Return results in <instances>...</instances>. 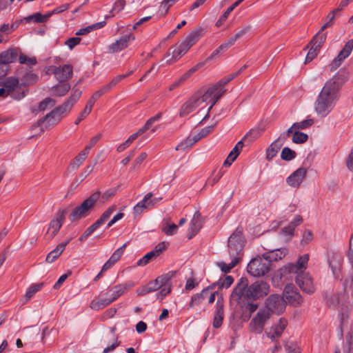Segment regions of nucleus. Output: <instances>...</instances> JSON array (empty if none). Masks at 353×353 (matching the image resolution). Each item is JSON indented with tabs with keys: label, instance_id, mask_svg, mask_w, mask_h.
Here are the masks:
<instances>
[{
	"label": "nucleus",
	"instance_id": "1a4fd4ad",
	"mask_svg": "<svg viewBox=\"0 0 353 353\" xmlns=\"http://www.w3.org/2000/svg\"><path fill=\"white\" fill-rule=\"evenodd\" d=\"M69 111L70 110L62 104L41 119L38 121V125H41L45 124L46 128L54 126L62 119L63 114Z\"/></svg>",
	"mask_w": 353,
	"mask_h": 353
},
{
	"label": "nucleus",
	"instance_id": "4c0bfd02",
	"mask_svg": "<svg viewBox=\"0 0 353 353\" xmlns=\"http://www.w3.org/2000/svg\"><path fill=\"white\" fill-rule=\"evenodd\" d=\"M112 302L109 296L104 299L97 298L91 301L90 306L92 310H99L110 305Z\"/></svg>",
	"mask_w": 353,
	"mask_h": 353
},
{
	"label": "nucleus",
	"instance_id": "a19ab883",
	"mask_svg": "<svg viewBox=\"0 0 353 353\" xmlns=\"http://www.w3.org/2000/svg\"><path fill=\"white\" fill-rule=\"evenodd\" d=\"M327 38L326 33H323V31L320 30L314 36L312 39L310 41V45H313L316 46L319 48H321L322 45L325 41Z\"/></svg>",
	"mask_w": 353,
	"mask_h": 353
},
{
	"label": "nucleus",
	"instance_id": "49530a36",
	"mask_svg": "<svg viewBox=\"0 0 353 353\" xmlns=\"http://www.w3.org/2000/svg\"><path fill=\"white\" fill-rule=\"evenodd\" d=\"M52 16V13H47L46 14H41L40 12H37L34 14L30 15L26 18V21H30L34 20L37 23H41L46 21L50 17Z\"/></svg>",
	"mask_w": 353,
	"mask_h": 353
},
{
	"label": "nucleus",
	"instance_id": "0eeeda50",
	"mask_svg": "<svg viewBox=\"0 0 353 353\" xmlns=\"http://www.w3.org/2000/svg\"><path fill=\"white\" fill-rule=\"evenodd\" d=\"M270 260L265 255L257 256L250 261L247 267L248 272L256 277L264 276L270 270Z\"/></svg>",
	"mask_w": 353,
	"mask_h": 353
},
{
	"label": "nucleus",
	"instance_id": "9d476101",
	"mask_svg": "<svg viewBox=\"0 0 353 353\" xmlns=\"http://www.w3.org/2000/svg\"><path fill=\"white\" fill-rule=\"evenodd\" d=\"M46 74H54L59 82H63L70 79L73 74V68L70 64L62 66L50 65L46 68Z\"/></svg>",
	"mask_w": 353,
	"mask_h": 353
},
{
	"label": "nucleus",
	"instance_id": "c03bdc74",
	"mask_svg": "<svg viewBox=\"0 0 353 353\" xmlns=\"http://www.w3.org/2000/svg\"><path fill=\"white\" fill-rule=\"evenodd\" d=\"M288 253L287 248L276 249L271 252L270 255L266 256L270 260H281Z\"/></svg>",
	"mask_w": 353,
	"mask_h": 353
},
{
	"label": "nucleus",
	"instance_id": "69168bd1",
	"mask_svg": "<svg viewBox=\"0 0 353 353\" xmlns=\"http://www.w3.org/2000/svg\"><path fill=\"white\" fill-rule=\"evenodd\" d=\"M346 256L353 271V233L350 239L349 249L347 252Z\"/></svg>",
	"mask_w": 353,
	"mask_h": 353
},
{
	"label": "nucleus",
	"instance_id": "ea45409f",
	"mask_svg": "<svg viewBox=\"0 0 353 353\" xmlns=\"http://www.w3.org/2000/svg\"><path fill=\"white\" fill-rule=\"evenodd\" d=\"M282 146L283 145L276 140L272 143L266 150V159L268 160L272 159Z\"/></svg>",
	"mask_w": 353,
	"mask_h": 353
},
{
	"label": "nucleus",
	"instance_id": "5701e85b",
	"mask_svg": "<svg viewBox=\"0 0 353 353\" xmlns=\"http://www.w3.org/2000/svg\"><path fill=\"white\" fill-rule=\"evenodd\" d=\"M216 305V310L214 316L213 327L214 328H219L222 325L224 316V305L222 297L217 299Z\"/></svg>",
	"mask_w": 353,
	"mask_h": 353
},
{
	"label": "nucleus",
	"instance_id": "dca6fc26",
	"mask_svg": "<svg viewBox=\"0 0 353 353\" xmlns=\"http://www.w3.org/2000/svg\"><path fill=\"white\" fill-rule=\"evenodd\" d=\"M283 296L285 300L294 306H299L303 301L301 295L295 290L294 286L291 283L285 285Z\"/></svg>",
	"mask_w": 353,
	"mask_h": 353
},
{
	"label": "nucleus",
	"instance_id": "3c124183",
	"mask_svg": "<svg viewBox=\"0 0 353 353\" xmlns=\"http://www.w3.org/2000/svg\"><path fill=\"white\" fill-rule=\"evenodd\" d=\"M308 136L307 134L299 131H294L292 132V141L294 143H303L307 141Z\"/></svg>",
	"mask_w": 353,
	"mask_h": 353
},
{
	"label": "nucleus",
	"instance_id": "7ed1b4c3",
	"mask_svg": "<svg viewBox=\"0 0 353 353\" xmlns=\"http://www.w3.org/2000/svg\"><path fill=\"white\" fill-rule=\"evenodd\" d=\"M219 99L212 87L205 91L196 92L181 106L179 117H185L196 111L194 115H204L202 120H205Z\"/></svg>",
	"mask_w": 353,
	"mask_h": 353
},
{
	"label": "nucleus",
	"instance_id": "39448f33",
	"mask_svg": "<svg viewBox=\"0 0 353 353\" xmlns=\"http://www.w3.org/2000/svg\"><path fill=\"white\" fill-rule=\"evenodd\" d=\"M100 196L101 192L97 191L84 200L80 205L75 208L70 214V221L74 222L88 216L90 210L93 208Z\"/></svg>",
	"mask_w": 353,
	"mask_h": 353
},
{
	"label": "nucleus",
	"instance_id": "c9c22d12",
	"mask_svg": "<svg viewBox=\"0 0 353 353\" xmlns=\"http://www.w3.org/2000/svg\"><path fill=\"white\" fill-rule=\"evenodd\" d=\"M70 88V84L69 83L63 81L59 82V83L53 86L51 89L54 96L63 97L68 92Z\"/></svg>",
	"mask_w": 353,
	"mask_h": 353
},
{
	"label": "nucleus",
	"instance_id": "0e129e2a",
	"mask_svg": "<svg viewBox=\"0 0 353 353\" xmlns=\"http://www.w3.org/2000/svg\"><path fill=\"white\" fill-rule=\"evenodd\" d=\"M19 61L21 64H26L30 66L37 63V60L34 57H28L25 54H21L19 57Z\"/></svg>",
	"mask_w": 353,
	"mask_h": 353
},
{
	"label": "nucleus",
	"instance_id": "20e7f679",
	"mask_svg": "<svg viewBox=\"0 0 353 353\" xmlns=\"http://www.w3.org/2000/svg\"><path fill=\"white\" fill-rule=\"evenodd\" d=\"M270 291L268 283L259 280L250 285L246 279L241 278L233 290L231 298L239 303L246 299L255 301L267 296Z\"/></svg>",
	"mask_w": 353,
	"mask_h": 353
},
{
	"label": "nucleus",
	"instance_id": "4be33fe9",
	"mask_svg": "<svg viewBox=\"0 0 353 353\" xmlns=\"http://www.w3.org/2000/svg\"><path fill=\"white\" fill-rule=\"evenodd\" d=\"M134 37L132 34L121 37L119 39L117 40L109 46V52L114 53L125 49L128 46L129 41L130 39L134 40Z\"/></svg>",
	"mask_w": 353,
	"mask_h": 353
},
{
	"label": "nucleus",
	"instance_id": "13d9d810",
	"mask_svg": "<svg viewBox=\"0 0 353 353\" xmlns=\"http://www.w3.org/2000/svg\"><path fill=\"white\" fill-rule=\"evenodd\" d=\"M295 157L296 152L294 150H291L288 147L283 148L281 154V157L283 160L291 161L294 159Z\"/></svg>",
	"mask_w": 353,
	"mask_h": 353
},
{
	"label": "nucleus",
	"instance_id": "a211bd4d",
	"mask_svg": "<svg viewBox=\"0 0 353 353\" xmlns=\"http://www.w3.org/2000/svg\"><path fill=\"white\" fill-rule=\"evenodd\" d=\"M166 249V245L165 242L159 243L154 249L140 259L137 264L139 266H145L148 264L151 261L154 260L157 258Z\"/></svg>",
	"mask_w": 353,
	"mask_h": 353
},
{
	"label": "nucleus",
	"instance_id": "37998d69",
	"mask_svg": "<svg viewBox=\"0 0 353 353\" xmlns=\"http://www.w3.org/2000/svg\"><path fill=\"white\" fill-rule=\"evenodd\" d=\"M116 210V205L109 207L101 216V217L94 223L99 228L109 219L112 213Z\"/></svg>",
	"mask_w": 353,
	"mask_h": 353
},
{
	"label": "nucleus",
	"instance_id": "ddd939ff",
	"mask_svg": "<svg viewBox=\"0 0 353 353\" xmlns=\"http://www.w3.org/2000/svg\"><path fill=\"white\" fill-rule=\"evenodd\" d=\"M285 308V301L280 295L276 294H271L265 300V308L268 310L270 314H280L284 311Z\"/></svg>",
	"mask_w": 353,
	"mask_h": 353
},
{
	"label": "nucleus",
	"instance_id": "f704fd0d",
	"mask_svg": "<svg viewBox=\"0 0 353 353\" xmlns=\"http://www.w3.org/2000/svg\"><path fill=\"white\" fill-rule=\"evenodd\" d=\"M132 284L130 283H123L121 285H118L114 286L112 289H111L109 293H112L108 295L111 301L113 302L118 297H119L121 294H123L128 288H131Z\"/></svg>",
	"mask_w": 353,
	"mask_h": 353
},
{
	"label": "nucleus",
	"instance_id": "6e6d98bb",
	"mask_svg": "<svg viewBox=\"0 0 353 353\" xmlns=\"http://www.w3.org/2000/svg\"><path fill=\"white\" fill-rule=\"evenodd\" d=\"M243 147V140L239 141L234 147L232 150L230 152L229 155V159H230L231 161H234L236 157L239 156L241 150Z\"/></svg>",
	"mask_w": 353,
	"mask_h": 353
},
{
	"label": "nucleus",
	"instance_id": "bf43d9fd",
	"mask_svg": "<svg viewBox=\"0 0 353 353\" xmlns=\"http://www.w3.org/2000/svg\"><path fill=\"white\" fill-rule=\"evenodd\" d=\"M178 226L175 223H168V222L164 224L162 231L168 236H172L177 232Z\"/></svg>",
	"mask_w": 353,
	"mask_h": 353
},
{
	"label": "nucleus",
	"instance_id": "a878e982",
	"mask_svg": "<svg viewBox=\"0 0 353 353\" xmlns=\"http://www.w3.org/2000/svg\"><path fill=\"white\" fill-rule=\"evenodd\" d=\"M252 29L250 25H246L238 32H236L233 36L230 37L225 43L224 45L221 47V48H228L230 46H232L234 44V43L239 39H241L243 36L248 33Z\"/></svg>",
	"mask_w": 353,
	"mask_h": 353
},
{
	"label": "nucleus",
	"instance_id": "680f3d73",
	"mask_svg": "<svg viewBox=\"0 0 353 353\" xmlns=\"http://www.w3.org/2000/svg\"><path fill=\"white\" fill-rule=\"evenodd\" d=\"M313 240V234L310 230H305L302 234L301 245L305 246L309 244Z\"/></svg>",
	"mask_w": 353,
	"mask_h": 353
},
{
	"label": "nucleus",
	"instance_id": "412c9836",
	"mask_svg": "<svg viewBox=\"0 0 353 353\" xmlns=\"http://www.w3.org/2000/svg\"><path fill=\"white\" fill-rule=\"evenodd\" d=\"M241 72V70H239L236 72L232 73L227 77H225L222 79H221L219 82L212 86V88L214 90V92L217 97L221 98L226 92V90L224 88V86L236 77Z\"/></svg>",
	"mask_w": 353,
	"mask_h": 353
},
{
	"label": "nucleus",
	"instance_id": "6e6552de",
	"mask_svg": "<svg viewBox=\"0 0 353 353\" xmlns=\"http://www.w3.org/2000/svg\"><path fill=\"white\" fill-rule=\"evenodd\" d=\"M342 300L345 301V303L338 309L341 335L343 334V327L350 321H353V296L352 297L343 296Z\"/></svg>",
	"mask_w": 353,
	"mask_h": 353
},
{
	"label": "nucleus",
	"instance_id": "cd10ccee",
	"mask_svg": "<svg viewBox=\"0 0 353 353\" xmlns=\"http://www.w3.org/2000/svg\"><path fill=\"white\" fill-rule=\"evenodd\" d=\"M169 281V278L166 275L159 276L155 280L150 282L146 286L145 292H151L165 285Z\"/></svg>",
	"mask_w": 353,
	"mask_h": 353
},
{
	"label": "nucleus",
	"instance_id": "a18cd8bd",
	"mask_svg": "<svg viewBox=\"0 0 353 353\" xmlns=\"http://www.w3.org/2000/svg\"><path fill=\"white\" fill-rule=\"evenodd\" d=\"M306 48H309V50L305 57V64L312 61L318 55L321 50L320 48H317L315 46L310 45V43L307 44Z\"/></svg>",
	"mask_w": 353,
	"mask_h": 353
},
{
	"label": "nucleus",
	"instance_id": "423d86ee",
	"mask_svg": "<svg viewBox=\"0 0 353 353\" xmlns=\"http://www.w3.org/2000/svg\"><path fill=\"white\" fill-rule=\"evenodd\" d=\"M244 243L242 231L237 228L228 239V252L231 259L236 258L239 261L241 259Z\"/></svg>",
	"mask_w": 353,
	"mask_h": 353
},
{
	"label": "nucleus",
	"instance_id": "338daca9",
	"mask_svg": "<svg viewBox=\"0 0 353 353\" xmlns=\"http://www.w3.org/2000/svg\"><path fill=\"white\" fill-rule=\"evenodd\" d=\"M347 331L346 336V340L349 342H352L353 338V321H350L347 324L343 327V331Z\"/></svg>",
	"mask_w": 353,
	"mask_h": 353
},
{
	"label": "nucleus",
	"instance_id": "de8ad7c7",
	"mask_svg": "<svg viewBox=\"0 0 353 353\" xmlns=\"http://www.w3.org/2000/svg\"><path fill=\"white\" fill-rule=\"evenodd\" d=\"M239 260L236 258L231 259V262L226 263L223 261L217 262V265L221 268L222 272L227 273L229 272L238 263Z\"/></svg>",
	"mask_w": 353,
	"mask_h": 353
},
{
	"label": "nucleus",
	"instance_id": "c756f323",
	"mask_svg": "<svg viewBox=\"0 0 353 353\" xmlns=\"http://www.w3.org/2000/svg\"><path fill=\"white\" fill-rule=\"evenodd\" d=\"M126 244H123L118 248L110 256L109 260L103 265L101 272H105L110 269L116 262H117L122 256Z\"/></svg>",
	"mask_w": 353,
	"mask_h": 353
},
{
	"label": "nucleus",
	"instance_id": "2eb2a0df",
	"mask_svg": "<svg viewBox=\"0 0 353 353\" xmlns=\"http://www.w3.org/2000/svg\"><path fill=\"white\" fill-rule=\"evenodd\" d=\"M353 50V39H350L347 41L343 48V49L339 52L337 57L333 59L330 66L332 70H336L339 68L342 62L350 56L352 51Z\"/></svg>",
	"mask_w": 353,
	"mask_h": 353
},
{
	"label": "nucleus",
	"instance_id": "b1692460",
	"mask_svg": "<svg viewBox=\"0 0 353 353\" xmlns=\"http://www.w3.org/2000/svg\"><path fill=\"white\" fill-rule=\"evenodd\" d=\"M18 56V50L17 49H11L2 52L0 54V70H2L7 64L12 63L17 60Z\"/></svg>",
	"mask_w": 353,
	"mask_h": 353
},
{
	"label": "nucleus",
	"instance_id": "4468645a",
	"mask_svg": "<svg viewBox=\"0 0 353 353\" xmlns=\"http://www.w3.org/2000/svg\"><path fill=\"white\" fill-rule=\"evenodd\" d=\"M343 263V256L339 252H332L328 256V264L334 276L336 279L341 277Z\"/></svg>",
	"mask_w": 353,
	"mask_h": 353
},
{
	"label": "nucleus",
	"instance_id": "603ef678",
	"mask_svg": "<svg viewBox=\"0 0 353 353\" xmlns=\"http://www.w3.org/2000/svg\"><path fill=\"white\" fill-rule=\"evenodd\" d=\"M313 123L314 121L312 119H306L301 122L294 123L291 128H292L293 131H299V130L305 129L311 126Z\"/></svg>",
	"mask_w": 353,
	"mask_h": 353
},
{
	"label": "nucleus",
	"instance_id": "79ce46f5",
	"mask_svg": "<svg viewBox=\"0 0 353 353\" xmlns=\"http://www.w3.org/2000/svg\"><path fill=\"white\" fill-rule=\"evenodd\" d=\"M198 141L197 138L194 135L190 136L182 141L176 147V150H185L191 148L195 143Z\"/></svg>",
	"mask_w": 353,
	"mask_h": 353
},
{
	"label": "nucleus",
	"instance_id": "f03ea898",
	"mask_svg": "<svg viewBox=\"0 0 353 353\" xmlns=\"http://www.w3.org/2000/svg\"><path fill=\"white\" fill-rule=\"evenodd\" d=\"M310 259L308 254L301 256L296 263H288L281 268L276 272V276L284 281L294 279L300 289L307 294L314 292L315 288L310 275L305 272Z\"/></svg>",
	"mask_w": 353,
	"mask_h": 353
},
{
	"label": "nucleus",
	"instance_id": "aec40b11",
	"mask_svg": "<svg viewBox=\"0 0 353 353\" xmlns=\"http://www.w3.org/2000/svg\"><path fill=\"white\" fill-rule=\"evenodd\" d=\"M343 296L352 297V295L345 290L340 294L332 293L326 296V304L330 307L339 306V308L341 305L345 303V301L342 300Z\"/></svg>",
	"mask_w": 353,
	"mask_h": 353
},
{
	"label": "nucleus",
	"instance_id": "f257e3e1",
	"mask_svg": "<svg viewBox=\"0 0 353 353\" xmlns=\"http://www.w3.org/2000/svg\"><path fill=\"white\" fill-rule=\"evenodd\" d=\"M348 72L339 71L329 79L322 88L314 104V109L318 115L326 117L334 107L339 97V89L348 79Z\"/></svg>",
	"mask_w": 353,
	"mask_h": 353
},
{
	"label": "nucleus",
	"instance_id": "6ab92c4d",
	"mask_svg": "<svg viewBox=\"0 0 353 353\" xmlns=\"http://www.w3.org/2000/svg\"><path fill=\"white\" fill-rule=\"evenodd\" d=\"M306 174L307 170L300 168L287 178V183L291 187L298 188L305 179Z\"/></svg>",
	"mask_w": 353,
	"mask_h": 353
},
{
	"label": "nucleus",
	"instance_id": "7c9ffc66",
	"mask_svg": "<svg viewBox=\"0 0 353 353\" xmlns=\"http://www.w3.org/2000/svg\"><path fill=\"white\" fill-rule=\"evenodd\" d=\"M56 101L52 98H46L41 101L38 105L31 108L32 113H37L39 112H44L54 107L56 104Z\"/></svg>",
	"mask_w": 353,
	"mask_h": 353
},
{
	"label": "nucleus",
	"instance_id": "f3484780",
	"mask_svg": "<svg viewBox=\"0 0 353 353\" xmlns=\"http://www.w3.org/2000/svg\"><path fill=\"white\" fill-rule=\"evenodd\" d=\"M66 214V210H60L56 213L54 218L50 221L47 234H50L51 238H53L58 233L62 226Z\"/></svg>",
	"mask_w": 353,
	"mask_h": 353
},
{
	"label": "nucleus",
	"instance_id": "393cba45",
	"mask_svg": "<svg viewBox=\"0 0 353 353\" xmlns=\"http://www.w3.org/2000/svg\"><path fill=\"white\" fill-rule=\"evenodd\" d=\"M201 227L202 221L201 219V214L199 212H196L193 216L188 229V239H191L194 236H195Z\"/></svg>",
	"mask_w": 353,
	"mask_h": 353
},
{
	"label": "nucleus",
	"instance_id": "c85d7f7f",
	"mask_svg": "<svg viewBox=\"0 0 353 353\" xmlns=\"http://www.w3.org/2000/svg\"><path fill=\"white\" fill-rule=\"evenodd\" d=\"M203 65V63H199L195 66L190 69L185 74H183L178 80L173 82L170 85L169 90L171 91L179 87L181 83L185 82L194 72H195L199 68L202 67Z\"/></svg>",
	"mask_w": 353,
	"mask_h": 353
},
{
	"label": "nucleus",
	"instance_id": "e433bc0d",
	"mask_svg": "<svg viewBox=\"0 0 353 353\" xmlns=\"http://www.w3.org/2000/svg\"><path fill=\"white\" fill-rule=\"evenodd\" d=\"M152 197V193L149 192L147 194L145 195L143 200H141L140 202H139L134 207V213L135 215H139L142 212L150 207H151V204H149V199Z\"/></svg>",
	"mask_w": 353,
	"mask_h": 353
},
{
	"label": "nucleus",
	"instance_id": "4d7b16f0",
	"mask_svg": "<svg viewBox=\"0 0 353 353\" xmlns=\"http://www.w3.org/2000/svg\"><path fill=\"white\" fill-rule=\"evenodd\" d=\"M43 285V283L32 285L25 294L26 301H29L36 292L39 291L42 288Z\"/></svg>",
	"mask_w": 353,
	"mask_h": 353
},
{
	"label": "nucleus",
	"instance_id": "e2e57ef3",
	"mask_svg": "<svg viewBox=\"0 0 353 353\" xmlns=\"http://www.w3.org/2000/svg\"><path fill=\"white\" fill-rule=\"evenodd\" d=\"M204 293H198L192 296L191 301L189 304V308L194 307L201 303L203 299Z\"/></svg>",
	"mask_w": 353,
	"mask_h": 353
},
{
	"label": "nucleus",
	"instance_id": "864d4df0",
	"mask_svg": "<svg viewBox=\"0 0 353 353\" xmlns=\"http://www.w3.org/2000/svg\"><path fill=\"white\" fill-rule=\"evenodd\" d=\"M38 81V76L34 73L26 74L21 79V84L29 85L35 83Z\"/></svg>",
	"mask_w": 353,
	"mask_h": 353
},
{
	"label": "nucleus",
	"instance_id": "473e14b6",
	"mask_svg": "<svg viewBox=\"0 0 353 353\" xmlns=\"http://www.w3.org/2000/svg\"><path fill=\"white\" fill-rule=\"evenodd\" d=\"M88 154L89 152L84 148L70 161V168L72 170H77L85 161Z\"/></svg>",
	"mask_w": 353,
	"mask_h": 353
},
{
	"label": "nucleus",
	"instance_id": "58836bf2",
	"mask_svg": "<svg viewBox=\"0 0 353 353\" xmlns=\"http://www.w3.org/2000/svg\"><path fill=\"white\" fill-rule=\"evenodd\" d=\"M243 0H238L235 1L232 6H230L226 11L220 17V18L216 22V26L220 27L226 21L230 13L234 10L239 5H240Z\"/></svg>",
	"mask_w": 353,
	"mask_h": 353
},
{
	"label": "nucleus",
	"instance_id": "bb28decb",
	"mask_svg": "<svg viewBox=\"0 0 353 353\" xmlns=\"http://www.w3.org/2000/svg\"><path fill=\"white\" fill-rule=\"evenodd\" d=\"M287 324L288 322L285 319H281L276 325L272 326L270 330L266 332L267 336L272 340L280 336L286 327Z\"/></svg>",
	"mask_w": 353,
	"mask_h": 353
},
{
	"label": "nucleus",
	"instance_id": "8fccbe9b",
	"mask_svg": "<svg viewBox=\"0 0 353 353\" xmlns=\"http://www.w3.org/2000/svg\"><path fill=\"white\" fill-rule=\"evenodd\" d=\"M261 136V130L259 129L250 130L243 137V141L252 143Z\"/></svg>",
	"mask_w": 353,
	"mask_h": 353
},
{
	"label": "nucleus",
	"instance_id": "09e8293b",
	"mask_svg": "<svg viewBox=\"0 0 353 353\" xmlns=\"http://www.w3.org/2000/svg\"><path fill=\"white\" fill-rule=\"evenodd\" d=\"M19 85V80L15 77H9L3 83V86L9 93L13 92Z\"/></svg>",
	"mask_w": 353,
	"mask_h": 353
},
{
	"label": "nucleus",
	"instance_id": "72a5a7b5",
	"mask_svg": "<svg viewBox=\"0 0 353 353\" xmlns=\"http://www.w3.org/2000/svg\"><path fill=\"white\" fill-rule=\"evenodd\" d=\"M81 90H80L77 86H74L72 89V92L69 98L63 103V105L70 110L74 104L79 99L81 96Z\"/></svg>",
	"mask_w": 353,
	"mask_h": 353
},
{
	"label": "nucleus",
	"instance_id": "f8f14e48",
	"mask_svg": "<svg viewBox=\"0 0 353 353\" xmlns=\"http://www.w3.org/2000/svg\"><path fill=\"white\" fill-rule=\"evenodd\" d=\"M270 312L263 309L259 310L250 323V330L252 332L260 334L263 332L266 321L270 318Z\"/></svg>",
	"mask_w": 353,
	"mask_h": 353
},
{
	"label": "nucleus",
	"instance_id": "052dcab7",
	"mask_svg": "<svg viewBox=\"0 0 353 353\" xmlns=\"http://www.w3.org/2000/svg\"><path fill=\"white\" fill-rule=\"evenodd\" d=\"M294 230L288 225L286 227L282 228L280 234L282 237L284 238L285 241H288L291 239L292 236L294 235Z\"/></svg>",
	"mask_w": 353,
	"mask_h": 353
},
{
	"label": "nucleus",
	"instance_id": "5fc2aeb1",
	"mask_svg": "<svg viewBox=\"0 0 353 353\" xmlns=\"http://www.w3.org/2000/svg\"><path fill=\"white\" fill-rule=\"evenodd\" d=\"M104 22H99L91 26H89L85 28H82L76 32V35L86 34L93 30L102 28L104 26Z\"/></svg>",
	"mask_w": 353,
	"mask_h": 353
},
{
	"label": "nucleus",
	"instance_id": "9b49d317",
	"mask_svg": "<svg viewBox=\"0 0 353 353\" xmlns=\"http://www.w3.org/2000/svg\"><path fill=\"white\" fill-rule=\"evenodd\" d=\"M199 37V34L196 32L190 34L183 41L175 47L172 52L173 58L180 59L197 41Z\"/></svg>",
	"mask_w": 353,
	"mask_h": 353
},
{
	"label": "nucleus",
	"instance_id": "2f4dec72",
	"mask_svg": "<svg viewBox=\"0 0 353 353\" xmlns=\"http://www.w3.org/2000/svg\"><path fill=\"white\" fill-rule=\"evenodd\" d=\"M70 239L65 242L59 244L55 249L51 251L46 256V261L47 263H52L63 252L66 245L69 243Z\"/></svg>",
	"mask_w": 353,
	"mask_h": 353
},
{
	"label": "nucleus",
	"instance_id": "774afa93",
	"mask_svg": "<svg viewBox=\"0 0 353 353\" xmlns=\"http://www.w3.org/2000/svg\"><path fill=\"white\" fill-rule=\"evenodd\" d=\"M214 125L207 126L203 128L197 134H195V137L197 138V140H200L201 138L208 136L213 130Z\"/></svg>",
	"mask_w": 353,
	"mask_h": 353
}]
</instances>
